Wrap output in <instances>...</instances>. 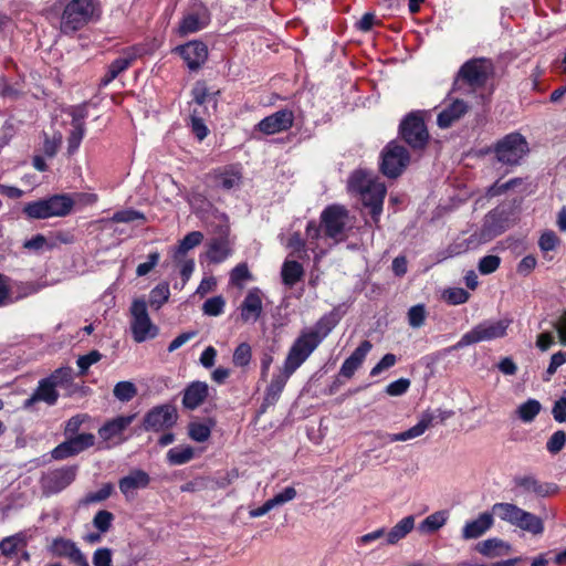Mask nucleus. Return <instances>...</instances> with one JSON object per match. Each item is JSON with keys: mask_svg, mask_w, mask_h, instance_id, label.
Returning <instances> with one entry per match:
<instances>
[{"mask_svg": "<svg viewBox=\"0 0 566 566\" xmlns=\"http://www.w3.org/2000/svg\"><path fill=\"white\" fill-rule=\"evenodd\" d=\"M352 192L358 193L364 206L370 208V214L375 223L379 221L382 212V203L387 192L386 186L371 172L356 170L348 180Z\"/></svg>", "mask_w": 566, "mask_h": 566, "instance_id": "1", "label": "nucleus"}, {"mask_svg": "<svg viewBox=\"0 0 566 566\" xmlns=\"http://www.w3.org/2000/svg\"><path fill=\"white\" fill-rule=\"evenodd\" d=\"M98 17V0H70L61 15L60 31L64 35H73Z\"/></svg>", "mask_w": 566, "mask_h": 566, "instance_id": "2", "label": "nucleus"}, {"mask_svg": "<svg viewBox=\"0 0 566 566\" xmlns=\"http://www.w3.org/2000/svg\"><path fill=\"white\" fill-rule=\"evenodd\" d=\"M492 511L501 521L533 536H541L545 531L544 520L541 516L514 503L497 502L493 504Z\"/></svg>", "mask_w": 566, "mask_h": 566, "instance_id": "3", "label": "nucleus"}, {"mask_svg": "<svg viewBox=\"0 0 566 566\" xmlns=\"http://www.w3.org/2000/svg\"><path fill=\"white\" fill-rule=\"evenodd\" d=\"M511 318H502L499 321L486 319L475 325L472 329L461 336V338L447 350H458L467 346L489 342L496 338H502L506 335L507 328L511 325Z\"/></svg>", "mask_w": 566, "mask_h": 566, "instance_id": "4", "label": "nucleus"}, {"mask_svg": "<svg viewBox=\"0 0 566 566\" xmlns=\"http://www.w3.org/2000/svg\"><path fill=\"white\" fill-rule=\"evenodd\" d=\"M74 201L67 195H54L45 199L28 202L23 212L30 219H48L52 217H64L73 208Z\"/></svg>", "mask_w": 566, "mask_h": 566, "instance_id": "5", "label": "nucleus"}, {"mask_svg": "<svg viewBox=\"0 0 566 566\" xmlns=\"http://www.w3.org/2000/svg\"><path fill=\"white\" fill-rule=\"evenodd\" d=\"M452 416L451 411L437 409L434 411L427 410L420 415L419 421L400 433H386L376 431L375 436L384 440V444L398 441H407L422 436L430 427L437 422H443Z\"/></svg>", "mask_w": 566, "mask_h": 566, "instance_id": "6", "label": "nucleus"}, {"mask_svg": "<svg viewBox=\"0 0 566 566\" xmlns=\"http://www.w3.org/2000/svg\"><path fill=\"white\" fill-rule=\"evenodd\" d=\"M493 151L502 165L517 166L528 153V144L520 133H511L494 145Z\"/></svg>", "mask_w": 566, "mask_h": 566, "instance_id": "7", "label": "nucleus"}, {"mask_svg": "<svg viewBox=\"0 0 566 566\" xmlns=\"http://www.w3.org/2000/svg\"><path fill=\"white\" fill-rule=\"evenodd\" d=\"M130 329L135 342L143 343L158 335L159 329L148 315L145 300H135L130 306Z\"/></svg>", "mask_w": 566, "mask_h": 566, "instance_id": "8", "label": "nucleus"}, {"mask_svg": "<svg viewBox=\"0 0 566 566\" xmlns=\"http://www.w3.org/2000/svg\"><path fill=\"white\" fill-rule=\"evenodd\" d=\"M493 72L492 62L484 57L467 61L459 70L457 83L468 84L472 88L483 86Z\"/></svg>", "mask_w": 566, "mask_h": 566, "instance_id": "9", "label": "nucleus"}, {"mask_svg": "<svg viewBox=\"0 0 566 566\" xmlns=\"http://www.w3.org/2000/svg\"><path fill=\"white\" fill-rule=\"evenodd\" d=\"M318 345V337H313L312 334L303 331L292 344L285 358L284 366L289 371L295 373V370L305 363Z\"/></svg>", "mask_w": 566, "mask_h": 566, "instance_id": "10", "label": "nucleus"}, {"mask_svg": "<svg viewBox=\"0 0 566 566\" xmlns=\"http://www.w3.org/2000/svg\"><path fill=\"white\" fill-rule=\"evenodd\" d=\"M410 160L407 149L395 143H389L381 153L380 169L389 178H397L406 169Z\"/></svg>", "mask_w": 566, "mask_h": 566, "instance_id": "11", "label": "nucleus"}, {"mask_svg": "<svg viewBox=\"0 0 566 566\" xmlns=\"http://www.w3.org/2000/svg\"><path fill=\"white\" fill-rule=\"evenodd\" d=\"M402 139L413 149H422L429 140V133L420 113H410L400 124Z\"/></svg>", "mask_w": 566, "mask_h": 566, "instance_id": "12", "label": "nucleus"}, {"mask_svg": "<svg viewBox=\"0 0 566 566\" xmlns=\"http://www.w3.org/2000/svg\"><path fill=\"white\" fill-rule=\"evenodd\" d=\"M325 235L337 243L344 239L348 220L347 210L340 206H329L322 212Z\"/></svg>", "mask_w": 566, "mask_h": 566, "instance_id": "13", "label": "nucleus"}, {"mask_svg": "<svg viewBox=\"0 0 566 566\" xmlns=\"http://www.w3.org/2000/svg\"><path fill=\"white\" fill-rule=\"evenodd\" d=\"M514 489L517 495H535L547 497L558 492L555 483L542 482L533 474L516 475L513 479Z\"/></svg>", "mask_w": 566, "mask_h": 566, "instance_id": "14", "label": "nucleus"}, {"mask_svg": "<svg viewBox=\"0 0 566 566\" xmlns=\"http://www.w3.org/2000/svg\"><path fill=\"white\" fill-rule=\"evenodd\" d=\"M135 415L118 416L107 420L99 429L98 437L102 442V449H108L124 441L123 434L125 430L133 423Z\"/></svg>", "mask_w": 566, "mask_h": 566, "instance_id": "15", "label": "nucleus"}, {"mask_svg": "<svg viewBox=\"0 0 566 566\" xmlns=\"http://www.w3.org/2000/svg\"><path fill=\"white\" fill-rule=\"evenodd\" d=\"M76 476L75 467H63L49 470L41 478V488L44 494H56L67 488Z\"/></svg>", "mask_w": 566, "mask_h": 566, "instance_id": "16", "label": "nucleus"}, {"mask_svg": "<svg viewBox=\"0 0 566 566\" xmlns=\"http://www.w3.org/2000/svg\"><path fill=\"white\" fill-rule=\"evenodd\" d=\"M178 419L175 406L166 403L154 407L144 418V428L147 431H160L172 427Z\"/></svg>", "mask_w": 566, "mask_h": 566, "instance_id": "17", "label": "nucleus"}, {"mask_svg": "<svg viewBox=\"0 0 566 566\" xmlns=\"http://www.w3.org/2000/svg\"><path fill=\"white\" fill-rule=\"evenodd\" d=\"M95 436L93 433H80L67 437L65 441L60 443L52 450V457L55 460L66 459L76 455L86 449L93 447Z\"/></svg>", "mask_w": 566, "mask_h": 566, "instance_id": "18", "label": "nucleus"}, {"mask_svg": "<svg viewBox=\"0 0 566 566\" xmlns=\"http://www.w3.org/2000/svg\"><path fill=\"white\" fill-rule=\"evenodd\" d=\"M210 22V13L200 2L193 3L179 23V33L188 35L205 29Z\"/></svg>", "mask_w": 566, "mask_h": 566, "instance_id": "19", "label": "nucleus"}, {"mask_svg": "<svg viewBox=\"0 0 566 566\" xmlns=\"http://www.w3.org/2000/svg\"><path fill=\"white\" fill-rule=\"evenodd\" d=\"M48 551L55 557L69 558L76 566H90L86 556L72 539L56 537L51 542Z\"/></svg>", "mask_w": 566, "mask_h": 566, "instance_id": "20", "label": "nucleus"}, {"mask_svg": "<svg viewBox=\"0 0 566 566\" xmlns=\"http://www.w3.org/2000/svg\"><path fill=\"white\" fill-rule=\"evenodd\" d=\"M294 124V113L289 108L280 109L259 122L256 129L265 135L289 130Z\"/></svg>", "mask_w": 566, "mask_h": 566, "instance_id": "21", "label": "nucleus"}, {"mask_svg": "<svg viewBox=\"0 0 566 566\" xmlns=\"http://www.w3.org/2000/svg\"><path fill=\"white\" fill-rule=\"evenodd\" d=\"M136 59L137 53L135 48L124 49L119 56L107 65L104 76L99 80L98 87L105 88L108 86L117 76L127 71Z\"/></svg>", "mask_w": 566, "mask_h": 566, "instance_id": "22", "label": "nucleus"}, {"mask_svg": "<svg viewBox=\"0 0 566 566\" xmlns=\"http://www.w3.org/2000/svg\"><path fill=\"white\" fill-rule=\"evenodd\" d=\"M191 71L200 69L208 59V48L201 41H190L176 49Z\"/></svg>", "mask_w": 566, "mask_h": 566, "instance_id": "23", "label": "nucleus"}, {"mask_svg": "<svg viewBox=\"0 0 566 566\" xmlns=\"http://www.w3.org/2000/svg\"><path fill=\"white\" fill-rule=\"evenodd\" d=\"M24 546L25 538L21 533L4 537L0 542V566H19L18 553Z\"/></svg>", "mask_w": 566, "mask_h": 566, "instance_id": "24", "label": "nucleus"}, {"mask_svg": "<svg viewBox=\"0 0 566 566\" xmlns=\"http://www.w3.org/2000/svg\"><path fill=\"white\" fill-rule=\"evenodd\" d=\"M262 296V292L258 287L248 291L240 305V316L244 323H255L260 318L263 312Z\"/></svg>", "mask_w": 566, "mask_h": 566, "instance_id": "25", "label": "nucleus"}, {"mask_svg": "<svg viewBox=\"0 0 566 566\" xmlns=\"http://www.w3.org/2000/svg\"><path fill=\"white\" fill-rule=\"evenodd\" d=\"M216 187L223 190L238 189L242 182V171L239 165L217 168L212 172Z\"/></svg>", "mask_w": 566, "mask_h": 566, "instance_id": "26", "label": "nucleus"}, {"mask_svg": "<svg viewBox=\"0 0 566 566\" xmlns=\"http://www.w3.org/2000/svg\"><path fill=\"white\" fill-rule=\"evenodd\" d=\"M493 511L483 512L476 518L465 522L461 536L463 539H475L484 535L494 524Z\"/></svg>", "mask_w": 566, "mask_h": 566, "instance_id": "27", "label": "nucleus"}, {"mask_svg": "<svg viewBox=\"0 0 566 566\" xmlns=\"http://www.w3.org/2000/svg\"><path fill=\"white\" fill-rule=\"evenodd\" d=\"M149 482V474L143 470L136 469L118 481V488L126 499H130L137 490L147 488Z\"/></svg>", "mask_w": 566, "mask_h": 566, "instance_id": "28", "label": "nucleus"}, {"mask_svg": "<svg viewBox=\"0 0 566 566\" xmlns=\"http://www.w3.org/2000/svg\"><path fill=\"white\" fill-rule=\"evenodd\" d=\"M57 399L59 392L56 387L48 378H43L39 381L38 387L31 397L23 402V408L31 409L38 401H43L49 406H53L56 403Z\"/></svg>", "mask_w": 566, "mask_h": 566, "instance_id": "29", "label": "nucleus"}, {"mask_svg": "<svg viewBox=\"0 0 566 566\" xmlns=\"http://www.w3.org/2000/svg\"><path fill=\"white\" fill-rule=\"evenodd\" d=\"M209 396V386L205 381H192L184 389L182 406L188 410H195L203 403Z\"/></svg>", "mask_w": 566, "mask_h": 566, "instance_id": "30", "label": "nucleus"}, {"mask_svg": "<svg viewBox=\"0 0 566 566\" xmlns=\"http://www.w3.org/2000/svg\"><path fill=\"white\" fill-rule=\"evenodd\" d=\"M371 348L373 344L369 340H363L352 355L344 360L339 369V375L348 379L352 378L356 370L363 365Z\"/></svg>", "mask_w": 566, "mask_h": 566, "instance_id": "31", "label": "nucleus"}, {"mask_svg": "<svg viewBox=\"0 0 566 566\" xmlns=\"http://www.w3.org/2000/svg\"><path fill=\"white\" fill-rule=\"evenodd\" d=\"M469 109L462 99H454L448 104L437 116V124L440 128H449L458 122Z\"/></svg>", "mask_w": 566, "mask_h": 566, "instance_id": "32", "label": "nucleus"}, {"mask_svg": "<svg viewBox=\"0 0 566 566\" xmlns=\"http://www.w3.org/2000/svg\"><path fill=\"white\" fill-rule=\"evenodd\" d=\"M321 229L315 221H310L306 226V244L308 250L314 253V262L318 263L327 253L332 244H322Z\"/></svg>", "mask_w": 566, "mask_h": 566, "instance_id": "33", "label": "nucleus"}, {"mask_svg": "<svg viewBox=\"0 0 566 566\" xmlns=\"http://www.w3.org/2000/svg\"><path fill=\"white\" fill-rule=\"evenodd\" d=\"M294 374V371H289L285 366H283V369L280 370L277 374H274L271 382L269 384L264 402L268 405H274L277 399L280 398L289 378Z\"/></svg>", "mask_w": 566, "mask_h": 566, "instance_id": "34", "label": "nucleus"}, {"mask_svg": "<svg viewBox=\"0 0 566 566\" xmlns=\"http://www.w3.org/2000/svg\"><path fill=\"white\" fill-rule=\"evenodd\" d=\"M511 548L512 547L509 543L497 537L488 538L476 545V551L481 555L491 558L505 555L510 553Z\"/></svg>", "mask_w": 566, "mask_h": 566, "instance_id": "35", "label": "nucleus"}, {"mask_svg": "<svg viewBox=\"0 0 566 566\" xmlns=\"http://www.w3.org/2000/svg\"><path fill=\"white\" fill-rule=\"evenodd\" d=\"M415 516L408 515L401 518L386 534V545H395L403 539L415 528Z\"/></svg>", "mask_w": 566, "mask_h": 566, "instance_id": "36", "label": "nucleus"}, {"mask_svg": "<svg viewBox=\"0 0 566 566\" xmlns=\"http://www.w3.org/2000/svg\"><path fill=\"white\" fill-rule=\"evenodd\" d=\"M339 322V316L335 312H331L321 317L314 327L306 329L307 333L312 334L313 337L319 338V344L325 337L335 328Z\"/></svg>", "mask_w": 566, "mask_h": 566, "instance_id": "37", "label": "nucleus"}, {"mask_svg": "<svg viewBox=\"0 0 566 566\" xmlns=\"http://www.w3.org/2000/svg\"><path fill=\"white\" fill-rule=\"evenodd\" d=\"M304 275V269L296 260L286 259L282 265L281 276L285 285L294 286Z\"/></svg>", "mask_w": 566, "mask_h": 566, "instance_id": "38", "label": "nucleus"}, {"mask_svg": "<svg viewBox=\"0 0 566 566\" xmlns=\"http://www.w3.org/2000/svg\"><path fill=\"white\" fill-rule=\"evenodd\" d=\"M449 518L448 511H437L428 515L419 525L421 534H432L443 527Z\"/></svg>", "mask_w": 566, "mask_h": 566, "instance_id": "39", "label": "nucleus"}, {"mask_svg": "<svg viewBox=\"0 0 566 566\" xmlns=\"http://www.w3.org/2000/svg\"><path fill=\"white\" fill-rule=\"evenodd\" d=\"M231 253L228 240L223 238L213 239L208 247L207 258L212 263L223 262Z\"/></svg>", "mask_w": 566, "mask_h": 566, "instance_id": "40", "label": "nucleus"}, {"mask_svg": "<svg viewBox=\"0 0 566 566\" xmlns=\"http://www.w3.org/2000/svg\"><path fill=\"white\" fill-rule=\"evenodd\" d=\"M203 240V234L200 231L189 232L178 244L175 250L174 259L179 261L189 250L199 245Z\"/></svg>", "mask_w": 566, "mask_h": 566, "instance_id": "41", "label": "nucleus"}, {"mask_svg": "<svg viewBox=\"0 0 566 566\" xmlns=\"http://www.w3.org/2000/svg\"><path fill=\"white\" fill-rule=\"evenodd\" d=\"M45 285L39 282H18L11 287L14 303L41 291Z\"/></svg>", "mask_w": 566, "mask_h": 566, "instance_id": "42", "label": "nucleus"}, {"mask_svg": "<svg viewBox=\"0 0 566 566\" xmlns=\"http://www.w3.org/2000/svg\"><path fill=\"white\" fill-rule=\"evenodd\" d=\"M195 451L190 446H178L167 452L168 462L172 465H181L193 458Z\"/></svg>", "mask_w": 566, "mask_h": 566, "instance_id": "43", "label": "nucleus"}, {"mask_svg": "<svg viewBox=\"0 0 566 566\" xmlns=\"http://www.w3.org/2000/svg\"><path fill=\"white\" fill-rule=\"evenodd\" d=\"M286 248L291 250L290 256L297 259H307L306 253V241L301 237L298 232H294L287 239Z\"/></svg>", "mask_w": 566, "mask_h": 566, "instance_id": "44", "label": "nucleus"}, {"mask_svg": "<svg viewBox=\"0 0 566 566\" xmlns=\"http://www.w3.org/2000/svg\"><path fill=\"white\" fill-rule=\"evenodd\" d=\"M203 111L193 107L190 114V126L191 132L199 140H203L209 133L208 127L206 126L202 118Z\"/></svg>", "mask_w": 566, "mask_h": 566, "instance_id": "45", "label": "nucleus"}, {"mask_svg": "<svg viewBox=\"0 0 566 566\" xmlns=\"http://www.w3.org/2000/svg\"><path fill=\"white\" fill-rule=\"evenodd\" d=\"M541 403L536 399H528L517 408V416L524 422H531L541 411Z\"/></svg>", "mask_w": 566, "mask_h": 566, "instance_id": "46", "label": "nucleus"}, {"mask_svg": "<svg viewBox=\"0 0 566 566\" xmlns=\"http://www.w3.org/2000/svg\"><path fill=\"white\" fill-rule=\"evenodd\" d=\"M170 291L169 285L166 282L157 284L150 291L149 303L156 310H159L169 298Z\"/></svg>", "mask_w": 566, "mask_h": 566, "instance_id": "47", "label": "nucleus"}, {"mask_svg": "<svg viewBox=\"0 0 566 566\" xmlns=\"http://www.w3.org/2000/svg\"><path fill=\"white\" fill-rule=\"evenodd\" d=\"M113 394L117 400L128 402L137 395V388L132 381H119L114 386Z\"/></svg>", "mask_w": 566, "mask_h": 566, "instance_id": "48", "label": "nucleus"}, {"mask_svg": "<svg viewBox=\"0 0 566 566\" xmlns=\"http://www.w3.org/2000/svg\"><path fill=\"white\" fill-rule=\"evenodd\" d=\"M192 102L196 104L195 107L198 109L202 108L206 103L212 99V96L207 87V84L202 81L195 83L191 90Z\"/></svg>", "mask_w": 566, "mask_h": 566, "instance_id": "49", "label": "nucleus"}, {"mask_svg": "<svg viewBox=\"0 0 566 566\" xmlns=\"http://www.w3.org/2000/svg\"><path fill=\"white\" fill-rule=\"evenodd\" d=\"M73 129L71 132V135L69 137V153L72 154L77 150L80 147V144L84 137L85 134V127L84 123L77 118H74L72 120Z\"/></svg>", "mask_w": 566, "mask_h": 566, "instance_id": "50", "label": "nucleus"}, {"mask_svg": "<svg viewBox=\"0 0 566 566\" xmlns=\"http://www.w3.org/2000/svg\"><path fill=\"white\" fill-rule=\"evenodd\" d=\"M252 358V349L248 343H241L233 353L232 361L237 367H247Z\"/></svg>", "mask_w": 566, "mask_h": 566, "instance_id": "51", "label": "nucleus"}, {"mask_svg": "<svg viewBox=\"0 0 566 566\" xmlns=\"http://www.w3.org/2000/svg\"><path fill=\"white\" fill-rule=\"evenodd\" d=\"M408 323L412 328L421 327L427 318V311L423 304H417L409 308L408 313Z\"/></svg>", "mask_w": 566, "mask_h": 566, "instance_id": "52", "label": "nucleus"}, {"mask_svg": "<svg viewBox=\"0 0 566 566\" xmlns=\"http://www.w3.org/2000/svg\"><path fill=\"white\" fill-rule=\"evenodd\" d=\"M226 306V301L221 295L213 296L208 298L203 305L202 311L203 314L208 316H219L223 313Z\"/></svg>", "mask_w": 566, "mask_h": 566, "instance_id": "53", "label": "nucleus"}, {"mask_svg": "<svg viewBox=\"0 0 566 566\" xmlns=\"http://www.w3.org/2000/svg\"><path fill=\"white\" fill-rule=\"evenodd\" d=\"M114 491V486L112 483L104 484L99 490L95 492H90L85 495V497L82 500V503L85 505L92 504V503H98L107 500L111 494Z\"/></svg>", "mask_w": 566, "mask_h": 566, "instance_id": "54", "label": "nucleus"}, {"mask_svg": "<svg viewBox=\"0 0 566 566\" xmlns=\"http://www.w3.org/2000/svg\"><path fill=\"white\" fill-rule=\"evenodd\" d=\"M61 144H62V134L61 133H54L52 137H49L46 134H44L42 151L46 157L53 158L56 155Z\"/></svg>", "mask_w": 566, "mask_h": 566, "instance_id": "55", "label": "nucleus"}, {"mask_svg": "<svg viewBox=\"0 0 566 566\" xmlns=\"http://www.w3.org/2000/svg\"><path fill=\"white\" fill-rule=\"evenodd\" d=\"M470 297L468 291L462 287H451L443 292V298L452 305H460L465 303Z\"/></svg>", "mask_w": 566, "mask_h": 566, "instance_id": "56", "label": "nucleus"}, {"mask_svg": "<svg viewBox=\"0 0 566 566\" xmlns=\"http://www.w3.org/2000/svg\"><path fill=\"white\" fill-rule=\"evenodd\" d=\"M114 521V515L109 511L101 510L93 518V526L101 533H106Z\"/></svg>", "mask_w": 566, "mask_h": 566, "instance_id": "57", "label": "nucleus"}, {"mask_svg": "<svg viewBox=\"0 0 566 566\" xmlns=\"http://www.w3.org/2000/svg\"><path fill=\"white\" fill-rule=\"evenodd\" d=\"M249 280H251V273L245 263L238 264L230 273V282L238 287H242Z\"/></svg>", "mask_w": 566, "mask_h": 566, "instance_id": "58", "label": "nucleus"}, {"mask_svg": "<svg viewBox=\"0 0 566 566\" xmlns=\"http://www.w3.org/2000/svg\"><path fill=\"white\" fill-rule=\"evenodd\" d=\"M211 434V428L201 422H193L189 426V437L197 442H205Z\"/></svg>", "mask_w": 566, "mask_h": 566, "instance_id": "59", "label": "nucleus"}, {"mask_svg": "<svg viewBox=\"0 0 566 566\" xmlns=\"http://www.w3.org/2000/svg\"><path fill=\"white\" fill-rule=\"evenodd\" d=\"M566 444V432L564 430L555 431L546 442V449L549 453L556 454L563 450Z\"/></svg>", "mask_w": 566, "mask_h": 566, "instance_id": "60", "label": "nucleus"}, {"mask_svg": "<svg viewBox=\"0 0 566 566\" xmlns=\"http://www.w3.org/2000/svg\"><path fill=\"white\" fill-rule=\"evenodd\" d=\"M522 184H523L522 178H513L505 182L496 181L494 185H492L488 189V196H490V197L500 196V195L506 192L507 190H510L518 185H522Z\"/></svg>", "mask_w": 566, "mask_h": 566, "instance_id": "61", "label": "nucleus"}, {"mask_svg": "<svg viewBox=\"0 0 566 566\" xmlns=\"http://www.w3.org/2000/svg\"><path fill=\"white\" fill-rule=\"evenodd\" d=\"M501 264V259L497 255H485L478 264V269L481 274L488 275L495 272Z\"/></svg>", "mask_w": 566, "mask_h": 566, "instance_id": "62", "label": "nucleus"}, {"mask_svg": "<svg viewBox=\"0 0 566 566\" xmlns=\"http://www.w3.org/2000/svg\"><path fill=\"white\" fill-rule=\"evenodd\" d=\"M46 378L52 381L55 387L64 386L72 380V369L70 367H60Z\"/></svg>", "mask_w": 566, "mask_h": 566, "instance_id": "63", "label": "nucleus"}, {"mask_svg": "<svg viewBox=\"0 0 566 566\" xmlns=\"http://www.w3.org/2000/svg\"><path fill=\"white\" fill-rule=\"evenodd\" d=\"M296 490L293 486H287L277 494H275L272 499H270L271 505L274 507L284 505L285 503L294 500L296 497Z\"/></svg>", "mask_w": 566, "mask_h": 566, "instance_id": "64", "label": "nucleus"}]
</instances>
